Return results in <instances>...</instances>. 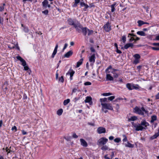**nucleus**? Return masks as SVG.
<instances>
[{"label": "nucleus", "instance_id": "f257e3e1", "mask_svg": "<svg viewBox=\"0 0 159 159\" xmlns=\"http://www.w3.org/2000/svg\"><path fill=\"white\" fill-rule=\"evenodd\" d=\"M74 27L77 32L80 33L81 32L84 35H86V30H87V28L86 27H83L79 21H77L76 24Z\"/></svg>", "mask_w": 159, "mask_h": 159}, {"label": "nucleus", "instance_id": "f03ea898", "mask_svg": "<svg viewBox=\"0 0 159 159\" xmlns=\"http://www.w3.org/2000/svg\"><path fill=\"white\" fill-rule=\"evenodd\" d=\"M134 112L143 116H145L144 112H145L147 114H148V111L145 110L143 107H142L141 109H140L138 107L136 106L134 109Z\"/></svg>", "mask_w": 159, "mask_h": 159}, {"label": "nucleus", "instance_id": "7ed1b4c3", "mask_svg": "<svg viewBox=\"0 0 159 159\" xmlns=\"http://www.w3.org/2000/svg\"><path fill=\"white\" fill-rule=\"evenodd\" d=\"M16 58L20 61L21 62V65L24 66V69L25 70H28L30 69L28 66L27 65L26 63L25 60L22 58L20 56H18L16 57Z\"/></svg>", "mask_w": 159, "mask_h": 159}, {"label": "nucleus", "instance_id": "20e7f679", "mask_svg": "<svg viewBox=\"0 0 159 159\" xmlns=\"http://www.w3.org/2000/svg\"><path fill=\"white\" fill-rule=\"evenodd\" d=\"M108 140L105 137H102L100 138L97 141V144L99 146L103 145L106 144Z\"/></svg>", "mask_w": 159, "mask_h": 159}, {"label": "nucleus", "instance_id": "39448f33", "mask_svg": "<svg viewBox=\"0 0 159 159\" xmlns=\"http://www.w3.org/2000/svg\"><path fill=\"white\" fill-rule=\"evenodd\" d=\"M102 106V110H103L104 109H107L109 110H113V108L110 103H101Z\"/></svg>", "mask_w": 159, "mask_h": 159}, {"label": "nucleus", "instance_id": "423d86ee", "mask_svg": "<svg viewBox=\"0 0 159 159\" xmlns=\"http://www.w3.org/2000/svg\"><path fill=\"white\" fill-rule=\"evenodd\" d=\"M111 73L113 74V78H117L121 74V72L119 70L115 69H112Z\"/></svg>", "mask_w": 159, "mask_h": 159}, {"label": "nucleus", "instance_id": "0eeeda50", "mask_svg": "<svg viewBox=\"0 0 159 159\" xmlns=\"http://www.w3.org/2000/svg\"><path fill=\"white\" fill-rule=\"evenodd\" d=\"M134 60L133 61V63L136 65L139 62V60L140 58L141 57L139 54H134Z\"/></svg>", "mask_w": 159, "mask_h": 159}, {"label": "nucleus", "instance_id": "6e6552de", "mask_svg": "<svg viewBox=\"0 0 159 159\" xmlns=\"http://www.w3.org/2000/svg\"><path fill=\"white\" fill-rule=\"evenodd\" d=\"M103 29L106 32H109L111 30V24L107 22L103 26Z\"/></svg>", "mask_w": 159, "mask_h": 159}, {"label": "nucleus", "instance_id": "1a4fd4ad", "mask_svg": "<svg viewBox=\"0 0 159 159\" xmlns=\"http://www.w3.org/2000/svg\"><path fill=\"white\" fill-rule=\"evenodd\" d=\"M77 21H78L76 20H73L72 19L70 18H69L67 20L68 24L70 25L73 26L74 27L75 24H76Z\"/></svg>", "mask_w": 159, "mask_h": 159}, {"label": "nucleus", "instance_id": "9d476101", "mask_svg": "<svg viewBox=\"0 0 159 159\" xmlns=\"http://www.w3.org/2000/svg\"><path fill=\"white\" fill-rule=\"evenodd\" d=\"M75 72L73 70L71 69H70L68 72L66 73V75H70V80H73V76L75 74Z\"/></svg>", "mask_w": 159, "mask_h": 159}, {"label": "nucleus", "instance_id": "9b49d317", "mask_svg": "<svg viewBox=\"0 0 159 159\" xmlns=\"http://www.w3.org/2000/svg\"><path fill=\"white\" fill-rule=\"evenodd\" d=\"M97 131L99 134L105 133L106 132V129L102 127H98L97 129Z\"/></svg>", "mask_w": 159, "mask_h": 159}, {"label": "nucleus", "instance_id": "f8f14e48", "mask_svg": "<svg viewBox=\"0 0 159 159\" xmlns=\"http://www.w3.org/2000/svg\"><path fill=\"white\" fill-rule=\"evenodd\" d=\"M95 55L94 54H92L89 57V60L90 62H91V65H93L95 61Z\"/></svg>", "mask_w": 159, "mask_h": 159}, {"label": "nucleus", "instance_id": "ddd939ff", "mask_svg": "<svg viewBox=\"0 0 159 159\" xmlns=\"http://www.w3.org/2000/svg\"><path fill=\"white\" fill-rule=\"evenodd\" d=\"M85 103H89L91 105L92 104V98L90 96H87L86 97V99L84 100Z\"/></svg>", "mask_w": 159, "mask_h": 159}, {"label": "nucleus", "instance_id": "4468645a", "mask_svg": "<svg viewBox=\"0 0 159 159\" xmlns=\"http://www.w3.org/2000/svg\"><path fill=\"white\" fill-rule=\"evenodd\" d=\"M159 136V128L157 129V132L155 133L154 135L150 137V139L152 140L157 139Z\"/></svg>", "mask_w": 159, "mask_h": 159}, {"label": "nucleus", "instance_id": "2eb2a0df", "mask_svg": "<svg viewBox=\"0 0 159 159\" xmlns=\"http://www.w3.org/2000/svg\"><path fill=\"white\" fill-rule=\"evenodd\" d=\"M134 46L133 43H128L125 44L124 47H122L121 49L124 48L125 49H127L129 47L132 48Z\"/></svg>", "mask_w": 159, "mask_h": 159}, {"label": "nucleus", "instance_id": "dca6fc26", "mask_svg": "<svg viewBox=\"0 0 159 159\" xmlns=\"http://www.w3.org/2000/svg\"><path fill=\"white\" fill-rule=\"evenodd\" d=\"M81 144L84 147H87L88 146V144L87 142L83 139H80Z\"/></svg>", "mask_w": 159, "mask_h": 159}, {"label": "nucleus", "instance_id": "f3484780", "mask_svg": "<svg viewBox=\"0 0 159 159\" xmlns=\"http://www.w3.org/2000/svg\"><path fill=\"white\" fill-rule=\"evenodd\" d=\"M58 48V44L57 43L55 47L53 52L52 55L51 57L52 58H54L55 57V55L57 53V49Z\"/></svg>", "mask_w": 159, "mask_h": 159}, {"label": "nucleus", "instance_id": "a211bd4d", "mask_svg": "<svg viewBox=\"0 0 159 159\" xmlns=\"http://www.w3.org/2000/svg\"><path fill=\"white\" fill-rule=\"evenodd\" d=\"M106 80L107 81H113L114 78L110 74H107L106 75Z\"/></svg>", "mask_w": 159, "mask_h": 159}, {"label": "nucleus", "instance_id": "6ab92c4d", "mask_svg": "<svg viewBox=\"0 0 159 159\" xmlns=\"http://www.w3.org/2000/svg\"><path fill=\"white\" fill-rule=\"evenodd\" d=\"M73 52L71 50H70L68 51V52L66 53L64 55V57L69 58V57L71 56L73 54Z\"/></svg>", "mask_w": 159, "mask_h": 159}, {"label": "nucleus", "instance_id": "aec40b11", "mask_svg": "<svg viewBox=\"0 0 159 159\" xmlns=\"http://www.w3.org/2000/svg\"><path fill=\"white\" fill-rule=\"evenodd\" d=\"M43 7L44 9H46L47 8V6L48 4V0H44L42 2Z\"/></svg>", "mask_w": 159, "mask_h": 159}, {"label": "nucleus", "instance_id": "412c9836", "mask_svg": "<svg viewBox=\"0 0 159 159\" xmlns=\"http://www.w3.org/2000/svg\"><path fill=\"white\" fill-rule=\"evenodd\" d=\"M144 129V127L142 126L141 124H139L135 129V130L136 131L142 130Z\"/></svg>", "mask_w": 159, "mask_h": 159}, {"label": "nucleus", "instance_id": "4be33fe9", "mask_svg": "<svg viewBox=\"0 0 159 159\" xmlns=\"http://www.w3.org/2000/svg\"><path fill=\"white\" fill-rule=\"evenodd\" d=\"M124 144L126 147L129 148H133L134 147V144L130 143L129 141L127 142V143H125Z\"/></svg>", "mask_w": 159, "mask_h": 159}, {"label": "nucleus", "instance_id": "5701e85b", "mask_svg": "<svg viewBox=\"0 0 159 159\" xmlns=\"http://www.w3.org/2000/svg\"><path fill=\"white\" fill-rule=\"evenodd\" d=\"M133 84H131L130 83H127L126 84V87L129 90H132L133 89Z\"/></svg>", "mask_w": 159, "mask_h": 159}, {"label": "nucleus", "instance_id": "b1692460", "mask_svg": "<svg viewBox=\"0 0 159 159\" xmlns=\"http://www.w3.org/2000/svg\"><path fill=\"white\" fill-rule=\"evenodd\" d=\"M141 125L144 126L145 127L149 126V123L147 122L145 120L141 122Z\"/></svg>", "mask_w": 159, "mask_h": 159}, {"label": "nucleus", "instance_id": "393cba45", "mask_svg": "<svg viewBox=\"0 0 159 159\" xmlns=\"http://www.w3.org/2000/svg\"><path fill=\"white\" fill-rule=\"evenodd\" d=\"M87 30H86V34L87 33V32L88 31V35L89 36L93 34L94 32V31L93 30H89L87 28Z\"/></svg>", "mask_w": 159, "mask_h": 159}, {"label": "nucleus", "instance_id": "a878e982", "mask_svg": "<svg viewBox=\"0 0 159 159\" xmlns=\"http://www.w3.org/2000/svg\"><path fill=\"white\" fill-rule=\"evenodd\" d=\"M83 61V59L81 58L78 62H77L76 65L77 67H78L80 66V65L82 64Z\"/></svg>", "mask_w": 159, "mask_h": 159}, {"label": "nucleus", "instance_id": "bb28decb", "mask_svg": "<svg viewBox=\"0 0 159 159\" xmlns=\"http://www.w3.org/2000/svg\"><path fill=\"white\" fill-rule=\"evenodd\" d=\"M157 119V116L155 115H153L151 116V119L150 121L151 123H153L154 121L156 120Z\"/></svg>", "mask_w": 159, "mask_h": 159}, {"label": "nucleus", "instance_id": "cd10ccee", "mask_svg": "<svg viewBox=\"0 0 159 159\" xmlns=\"http://www.w3.org/2000/svg\"><path fill=\"white\" fill-rule=\"evenodd\" d=\"M137 34L141 36H145L146 34L143 31H139L137 32Z\"/></svg>", "mask_w": 159, "mask_h": 159}, {"label": "nucleus", "instance_id": "c85d7f7f", "mask_svg": "<svg viewBox=\"0 0 159 159\" xmlns=\"http://www.w3.org/2000/svg\"><path fill=\"white\" fill-rule=\"evenodd\" d=\"M137 23L138 24V25L139 27H140L143 25L145 24L144 22L141 20H138Z\"/></svg>", "mask_w": 159, "mask_h": 159}, {"label": "nucleus", "instance_id": "c756f323", "mask_svg": "<svg viewBox=\"0 0 159 159\" xmlns=\"http://www.w3.org/2000/svg\"><path fill=\"white\" fill-rule=\"evenodd\" d=\"M75 2L74 3L73 5L72 6L73 7H77V4L80 2V0H75Z\"/></svg>", "mask_w": 159, "mask_h": 159}, {"label": "nucleus", "instance_id": "7c9ffc66", "mask_svg": "<svg viewBox=\"0 0 159 159\" xmlns=\"http://www.w3.org/2000/svg\"><path fill=\"white\" fill-rule=\"evenodd\" d=\"M137 119V118L136 116H133L131 117L130 118L128 119V121H134L136 120Z\"/></svg>", "mask_w": 159, "mask_h": 159}, {"label": "nucleus", "instance_id": "2f4dec72", "mask_svg": "<svg viewBox=\"0 0 159 159\" xmlns=\"http://www.w3.org/2000/svg\"><path fill=\"white\" fill-rule=\"evenodd\" d=\"M63 111L62 109H60L57 111V114L58 116H61L62 113Z\"/></svg>", "mask_w": 159, "mask_h": 159}, {"label": "nucleus", "instance_id": "473e14b6", "mask_svg": "<svg viewBox=\"0 0 159 159\" xmlns=\"http://www.w3.org/2000/svg\"><path fill=\"white\" fill-rule=\"evenodd\" d=\"M80 5L81 7H86V8H88V7H89V6L87 4H86L84 2H80Z\"/></svg>", "mask_w": 159, "mask_h": 159}, {"label": "nucleus", "instance_id": "72a5a7b5", "mask_svg": "<svg viewBox=\"0 0 159 159\" xmlns=\"http://www.w3.org/2000/svg\"><path fill=\"white\" fill-rule=\"evenodd\" d=\"M116 5V3H114L112 5H111V11L112 12H113L115 10V6Z\"/></svg>", "mask_w": 159, "mask_h": 159}, {"label": "nucleus", "instance_id": "f704fd0d", "mask_svg": "<svg viewBox=\"0 0 159 159\" xmlns=\"http://www.w3.org/2000/svg\"><path fill=\"white\" fill-rule=\"evenodd\" d=\"M107 98H100V102H101V103H103V102H107Z\"/></svg>", "mask_w": 159, "mask_h": 159}, {"label": "nucleus", "instance_id": "c9c22d12", "mask_svg": "<svg viewBox=\"0 0 159 159\" xmlns=\"http://www.w3.org/2000/svg\"><path fill=\"white\" fill-rule=\"evenodd\" d=\"M70 102V99H67L66 100H65L63 102V104L64 106L67 105Z\"/></svg>", "mask_w": 159, "mask_h": 159}, {"label": "nucleus", "instance_id": "e433bc0d", "mask_svg": "<svg viewBox=\"0 0 159 159\" xmlns=\"http://www.w3.org/2000/svg\"><path fill=\"white\" fill-rule=\"evenodd\" d=\"M108 147L106 145H104L102 147L101 149L103 151H106L108 150Z\"/></svg>", "mask_w": 159, "mask_h": 159}, {"label": "nucleus", "instance_id": "4c0bfd02", "mask_svg": "<svg viewBox=\"0 0 159 159\" xmlns=\"http://www.w3.org/2000/svg\"><path fill=\"white\" fill-rule=\"evenodd\" d=\"M112 69L113 68H112V66L111 65H110V66H109V67L107 68L106 69L105 71L107 73H110V71H108L110 69L112 70Z\"/></svg>", "mask_w": 159, "mask_h": 159}, {"label": "nucleus", "instance_id": "58836bf2", "mask_svg": "<svg viewBox=\"0 0 159 159\" xmlns=\"http://www.w3.org/2000/svg\"><path fill=\"white\" fill-rule=\"evenodd\" d=\"M133 89H135L136 90H137L139 89V87L138 84L134 85V84H133Z\"/></svg>", "mask_w": 159, "mask_h": 159}, {"label": "nucleus", "instance_id": "ea45409f", "mask_svg": "<svg viewBox=\"0 0 159 159\" xmlns=\"http://www.w3.org/2000/svg\"><path fill=\"white\" fill-rule=\"evenodd\" d=\"M23 30L25 33H28L29 31L28 28L27 27H24Z\"/></svg>", "mask_w": 159, "mask_h": 159}, {"label": "nucleus", "instance_id": "a19ab883", "mask_svg": "<svg viewBox=\"0 0 159 159\" xmlns=\"http://www.w3.org/2000/svg\"><path fill=\"white\" fill-rule=\"evenodd\" d=\"M59 81L61 82V83H63L64 81V77L63 76H61L60 77L59 79Z\"/></svg>", "mask_w": 159, "mask_h": 159}, {"label": "nucleus", "instance_id": "79ce46f5", "mask_svg": "<svg viewBox=\"0 0 159 159\" xmlns=\"http://www.w3.org/2000/svg\"><path fill=\"white\" fill-rule=\"evenodd\" d=\"M123 136L124 137V138L122 140L123 141V142H126V141L128 142V139H127L126 136L125 135H123Z\"/></svg>", "mask_w": 159, "mask_h": 159}, {"label": "nucleus", "instance_id": "37998d69", "mask_svg": "<svg viewBox=\"0 0 159 159\" xmlns=\"http://www.w3.org/2000/svg\"><path fill=\"white\" fill-rule=\"evenodd\" d=\"M122 40L124 43H125L126 41V37L125 35H123L122 38Z\"/></svg>", "mask_w": 159, "mask_h": 159}, {"label": "nucleus", "instance_id": "c03bdc74", "mask_svg": "<svg viewBox=\"0 0 159 159\" xmlns=\"http://www.w3.org/2000/svg\"><path fill=\"white\" fill-rule=\"evenodd\" d=\"M121 141V139L120 138H116L114 140V141L116 143H119Z\"/></svg>", "mask_w": 159, "mask_h": 159}, {"label": "nucleus", "instance_id": "a18cd8bd", "mask_svg": "<svg viewBox=\"0 0 159 159\" xmlns=\"http://www.w3.org/2000/svg\"><path fill=\"white\" fill-rule=\"evenodd\" d=\"M112 94L110 93H105L102 94V95L104 96H108L111 95Z\"/></svg>", "mask_w": 159, "mask_h": 159}, {"label": "nucleus", "instance_id": "49530a36", "mask_svg": "<svg viewBox=\"0 0 159 159\" xmlns=\"http://www.w3.org/2000/svg\"><path fill=\"white\" fill-rule=\"evenodd\" d=\"M42 13L43 14H44L45 15H47L48 13V10H46L44 11H42Z\"/></svg>", "mask_w": 159, "mask_h": 159}, {"label": "nucleus", "instance_id": "de8ad7c7", "mask_svg": "<svg viewBox=\"0 0 159 159\" xmlns=\"http://www.w3.org/2000/svg\"><path fill=\"white\" fill-rule=\"evenodd\" d=\"M114 96H111L108 98L107 99L110 101H112L115 98Z\"/></svg>", "mask_w": 159, "mask_h": 159}, {"label": "nucleus", "instance_id": "09e8293b", "mask_svg": "<svg viewBox=\"0 0 159 159\" xmlns=\"http://www.w3.org/2000/svg\"><path fill=\"white\" fill-rule=\"evenodd\" d=\"M11 130L12 131L14 130L15 132H16L17 130V128L15 126H14L13 127H12Z\"/></svg>", "mask_w": 159, "mask_h": 159}, {"label": "nucleus", "instance_id": "8fccbe9b", "mask_svg": "<svg viewBox=\"0 0 159 159\" xmlns=\"http://www.w3.org/2000/svg\"><path fill=\"white\" fill-rule=\"evenodd\" d=\"M151 48L154 50H159V47H151Z\"/></svg>", "mask_w": 159, "mask_h": 159}, {"label": "nucleus", "instance_id": "3c124183", "mask_svg": "<svg viewBox=\"0 0 159 159\" xmlns=\"http://www.w3.org/2000/svg\"><path fill=\"white\" fill-rule=\"evenodd\" d=\"M84 84L85 85H90L91 84V83L89 82H86L84 83Z\"/></svg>", "mask_w": 159, "mask_h": 159}, {"label": "nucleus", "instance_id": "603ef678", "mask_svg": "<svg viewBox=\"0 0 159 159\" xmlns=\"http://www.w3.org/2000/svg\"><path fill=\"white\" fill-rule=\"evenodd\" d=\"M72 137L73 138L77 139L78 138V136L75 133H74L73 134Z\"/></svg>", "mask_w": 159, "mask_h": 159}, {"label": "nucleus", "instance_id": "864d4df0", "mask_svg": "<svg viewBox=\"0 0 159 159\" xmlns=\"http://www.w3.org/2000/svg\"><path fill=\"white\" fill-rule=\"evenodd\" d=\"M6 150L7 152V154L10 153L11 152H12V151L10 150L9 149H8L7 147H6Z\"/></svg>", "mask_w": 159, "mask_h": 159}, {"label": "nucleus", "instance_id": "5fc2aeb1", "mask_svg": "<svg viewBox=\"0 0 159 159\" xmlns=\"http://www.w3.org/2000/svg\"><path fill=\"white\" fill-rule=\"evenodd\" d=\"M132 125L134 127L135 129L137 127V126L138 125L137 124H136V123H135L134 122H132Z\"/></svg>", "mask_w": 159, "mask_h": 159}, {"label": "nucleus", "instance_id": "6e6d98bb", "mask_svg": "<svg viewBox=\"0 0 159 159\" xmlns=\"http://www.w3.org/2000/svg\"><path fill=\"white\" fill-rule=\"evenodd\" d=\"M88 124L89 125L92 126H95V124L94 122L93 123H91V122H88Z\"/></svg>", "mask_w": 159, "mask_h": 159}, {"label": "nucleus", "instance_id": "4d7b16f0", "mask_svg": "<svg viewBox=\"0 0 159 159\" xmlns=\"http://www.w3.org/2000/svg\"><path fill=\"white\" fill-rule=\"evenodd\" d=\"M116 52L118 53H119V54H121V53H122V52L121 51H120V50H119L118 49V48H116Z\"/></svg>", "mask_w": 159, "mask_h": 159}, {"label": "nucleus", "instance_id": "13d9d810", "mask_svg": "<svg viewBox=\"0 0 159 159\" xmlns=\"http://www.w3.org/2000/svg\"><path fill=\"white\" fill-rule=\"evenodd\" d=\"M134 39L133 37H131L129 39V42H132L133 41H134Z\"/></svg>", "mask_w": 159, "mask_h": 159}, {"label": "nucleus", "instance_id": "bf43d9fd", "mask_svg": "<svg viewBox=\"0 0 159 159\" xmlns=\"http://www.w3.org/2000/svg\"><path fill=\"white\" fill-rule=\"evenodd\" d=\"M140 39V38L138 37H137L135 39H134V42L133 43V44L135 43H136V41L139 40Z\"/></svg>", "mask_w": 159, "mask_h": 159}, {"label": "nucleus", "instance_id": "052dcab7", "mask_svg": "<svg viewBox=\"0 0 159 159\" xmlns=\"http://www.w3.org/2000/svg\"><path fill=\"white\" fill-rule=\"evenodd\" d=\"M21 132H22V134L23 135H25V134H27V132L25 131V130H22L21 131Z\"/></svg>", "mask_w": 159, "mask_h": 159}, {"label": "nucleus", "instance_id": "680f3d73", "mask_svg": "<svg viewBox=\"0 0 159 159\" xmlns=\"http://www.w3.org/2000/svg\"><path fill=\"white\" fill-rule=\"evenodd\" d=\"M4 9V7L3 6H0V11H2Z\"/></svg>", "mask_w": 159, "mask_h": 159}, {"label": "nucleus", "instance_id": "e2e57ef3", "mask_svg": "<svg viewBox=\"0 0 159 159\" xmlns=\"http://www.w3.org/2000/svg\"><path fill=\"white\" fill-rule=\"evenodd\" d=\"M3 21V18L0 16V24H2Z\"/></svg>", "mask_w": 159, "mask_h": 159}, {"label": "nucleus", "instance_id": "0e129e2a", "mask_svg": "<svg viewBox=\"0 0 159 159\" xmlns=\"http://www.w3.org/2000/svg\"><path fill=\"white\" fill-rule=\"evenodd\" d=\"M153 46H159V43H152Z\"/></svg>", "mask_w": 159, "mask_h": 159}, {"label": "nucleus", "instance_id": "69168bd1", "mask_svg": "<svg viewBox=\"0 0 159 159\" xmlns=\"http://www.w3.org/2000/svg\"><path fill=\"white\" fill-rule=\"evenodd\" d=\"M95 6L94 5L93 3H92L89 4V7L90 8L94 7Z\"/></svg>", "mask_w": 159, "mask_h": 159}, {"label": "nucleus", "instance_id": "338daca9", "mask_svg": "<svg viewBox=\"0 0 159 159\" xmlns=\"http://www.w3.org/2000/svg\"><path fill=\"white\" fill-rule=\"evenodd\" d=\"M67 45H68V44L67 43H66L65 44L64 47L63 49V50H64L66 48V47L67 46Z\"/></svg>", "mask_w": 159, "mask_h": 159}, {"label": "nucleus", "instance_id": "774afa93", "mask_svg": "<svg viewBox=\"0 0 159 159\" xmlns=\"http://www.w3.org/2000/svg\"><path fill=\"white\" fill-rule=\"evenodd\" d=\"M156 99H159V93H158L156 95Z\"/></svg>", "mask_w": 159, "mask_h": 159}]
</instances>
